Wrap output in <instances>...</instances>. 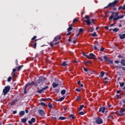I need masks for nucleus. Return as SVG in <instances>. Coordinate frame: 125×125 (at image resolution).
I'll return each instance as SVG.
<instances>
[{
	"label": "nucleus",
	"mask_w": 125,
	"mask_h": 125,
	"mask_svg": "<svg viewBox=\"0 0 125 125\" xmlns=\"http://www.w3.org/2000/svg\"><path fill=\"white\" fill-rule=\"evenodd\" d=\"M77 21H78V19H74L72 21L73 24H74L75 22H77Z\"/></svg>",
	"instance_id": "43"
},
{
	"label": "nucleus",
	"mask_w": 125,
	"mask_h": 125,
	"mask_svg": "<svg viewBox=\"0 0 125 125\" xmlns=\"http://www.w3.org/2000/svg\"><path fill=\"white\" fill-rule=\"evenodd\" d=\"M31 85H34V84H35V82L32 81L31 82V83H30Z\"/></svg>",
	"instance_id": "56"
},
{
	"label": "nucleus",
	"mask_w": 125,
	"mask_h": 125,
	"mask_svg": "<svg viewBox=\"0 0 125 125\" xmlns=\"http://www.w3.org/2000/svg\"><path fill=\"white\" fill-rule=\"evenodd\" d=\"M59 120H61L62 121H64V120H66V117L63 116H60L59 118Z\"/></svg>",
	"instance_id": "26"
},
{
	"label": "nucleus",
	"mask_w": 125,
	"mask_h": 125,
	"mask_svg": "<svg viewBox=\"0 0 125 125\" xmlns=\"http://www.w3.org/2000/svg\"><path fill=\"white\" fill-rule=\"evenodd\" d=\"M118 2H119V0H115L113 2L109 3L107 6L104 8V9H106L108 7H115Z\"/></svg>",
	"instance_id": "2"
},
{
	"label": "nucleus",
	"mask_w": 125,
	"mask_h": 125,
	"mask_svg": "<svg viewBox=\"0 0 125 125\" xmlns=\"http://www.w3.org/2000/svg\"><path fill=\"white\" fill-rule=\"evenodd\" d=\"M114 62L115 64H119V63H120V61L116 60V61H115Z\"/></svg>",
	"instance_id": "49"
},
{
	"label": "nucleus",
	"mask_w": 125,
	"mask_h": 125,
	"mask_svg": "<svg viewBox=\"0 0 125 125\" xmlns=\"http://www.w3.org/2000/svg\"><path fill=\"white\" fill-rule=\"evenodd\" d=\"M83 28L79 29V32L80 33H83Z\"/></svg>",
	"instance_id": "44"
},
{
	"label": "nucleus",
	"mask_w": 125,
	"mask_h": 125,
	"mask_svg": "<svg viewBox=\"0 0 125 125\" xmlns=\"http://www.w3.org/2000/svg\"><path fill=\"white\" fill-rule=\"evenodd\" d=\"M30 85H31V83H27L24 86V87H25L26 88H27V87H28V86H30Z\"/></svg>",
	"instance_id": "34"
},
{
	"label": "nucleus",
	"mask_w": 125,
	"mask_h": 125,
	"mask_svg": "<svg viewBox=\"0 0 125 125\" xmlns=\"http://www.w3.org/2000/svg\"><path fill=\"white\" fill-rule=\"evenodd\" d=\"M36 122V118H32L31 119V121H28V124H30V125H33V123Z\"/></svg>",
	"instance_id": "9"
},
{
	"label": "nucleus",
	"mask_w": 125,
	"mask_h": 125,
	"mask_svg": "<svg viewBox=\"0 0 125 125\" xmlns=\"http://www.w3.org/2000/svg\"><path fill=\"white\" fill-rule=\"evenodd\" d=\"M38 112L39 114L41 115V116H44V111L42 110V109H39L38 110Z\"/></svg>",
	"instance_id": "12"
},
{
	"label": "nucleus",
	"mask_w": 125,
	"mask_h": 125,
	"mask_svg": "<svg viewBox=\"0 0 125 125\" xmlns=\"http://www.w3.org/2000/svg\"><path fill=\"white\" fill-rule=\"evenodd\" d=\"M105 109H106V108L105 107L101 106L99 108V112H102V113H103L105 112Z\"/></svg>",
	"instance_id": "10"
},
{
	"label": "nucleus",
	"mask_w": 125,
	"mask_h": 125,
	"mask_svg": "<svg viewBox=\"0 0 125 125\" xmlns=\"http://www.w3.org/2000/svg\"><path fill=\"white\" fill-rule=\"evenodd\" d=\"M116 98H117V99H120V97H121V96L119 95H116Z\"/></svg>",
	"instance_id": "51"
},
{
	"label": "nucleus",
	"mask_w": 125,
	"mask_h": 125,
	"mask_svg": "<svg viewBox=\"0 0 125 125\" xmlns=\"http://www.w3.org/2000/svg\"><path fill=\"white\" fill-rule=\"evenodd\" d=\"M124 112H125V107H122L120 109V110L118 113L119 116H120V117H123V116H124V115H125V113H124Z\"/></svg>",
	"instance_id": "6"
},
{
	"label": "nucleus",
	"mask_w": 125,
	"mask_h": 125,
	"mask_svg": "<svg viewBox=\"0 0 125 125\" xmlns=\"http://www.w3.org/2000/svg\"><path fill=\"white\" fill-rule=\"evenodd\" d=\"M16 65L18 66V60L17 59L16 60Z\"/></svg>",
	"instance_id": "57"
},
{
	"label": "nucleus",
	"mask_w": 125,
	"mask_h": 125,
	"mask_svg": "<svg viewBox=\"0 0 125 125\" xmlns=\"http://www.w3.org/2000/svg\"><path fill=\"white\" fill-rule=\"evenodd\" d=\"M107 118H109V119H112V120H113V116L112 115H108Z\"/></svg>",
	"instance_id": "46"
},
{
	"label": "nucleus",
	"mask_w": 125,
	"mask_h": 125,
	"mask_svg": "<svg viewBox=\"0 0 125 125\" xmlns=\"http://www.w3.org/2000/svg\"><path fill=\"white\" fill-rule=\"evenodd\" d=\"M84 64H85V65H87V64H91V61H88L87 62H84Z\"/></svg>",
	"instance_id": "30"
},
{
	"label": "nucleus",
	"mask_w": 125,
	"mask_h": 125,
	"mask_svg": "<svg viewBox=\"0 0 125 125\" xmlns=\"http://www.w3.org/2000/svg\"><path fill=\"white\" fill-rule=\"evenodd\" d=\"M37 41H38V40H35L34 42H32V43H33V44H32V47L35 49V48H37V42H36Z\"/></svg>",
	"instance_id": "11"
},
{
	"label": "nucleus",
	"mask_w": 125,
	"mask_h": 125,
	"mask_svg": "<svg viewBox=\"0 0 125 125\" xmlns=\"http://www.w3.org/2000/svg\"><path fill=\"white\" fill-rule=\"evenodd\" d=\"M110 13H111V15L108 19V20L109 21L113 19V21H117V20H119L120 19H122V18H124V16H119V12H111Z\"/></svg>",
	"instance_id": "1"
},
{
	"label": "nucleus",
	"mask_w": 125,
	"mask_h": 125,
	"mask_svg": "<svg viewBox=\"0 0 125 125\" xmlns=\"http://www.w3.org/2000/svg\"><path fill=\"white\" fill-rule=\"evenodd\" d=\"M103 57H104V60H105L107 62L108 60H109V58H108L107 56H104Z\"/></svg>",
	"instance_id": "31"
},
{
	"label": "nucleus",
	"mask_w": 125,
	"mask_h": 125,
	"mask_svg": "<svg viewBox=\"0 0 125 125\" xmlns=\"http://www.w3.org/2000/svg\"><path fill=\"white\" fill-rule=\"evenodd\" d=\"M104 71H102L99 75L100 78H103L104 77Z\"/></svg>",
	"instance_id": "22"
},
{
	"label": "nucleus",
	"mask_w": 125,
	"mask_h": 125,
	"mask_svg": "<svg viewBox=\"0 0 125 125\" xmlns=\"http://www.w3.org/2000/svg\"><path fill=\"white\" fill-rule=\"evenodd\" d=\"M79 114L80 115H84V112L81 111L80 112H79Z\"/></svg>",
	"instance_id": "54"
},
{
	"label": "nucleus",
	"mask_w": 125,
	"mask_h": 125,
	"mask_svg": "<svg viewBox=\"0 0 125 125\" xmlns=\"http://www.w3.org/2000/svg\"><path fill=\"white\" fill-rule=\"evenodd\" d=\"M37 93H42V92H44L43 90L42 89L38 90L37 91Z\"/></svg>",
	"instance_id": "29"
},
{
	"label": "nucleus",
	"mask_w": 125,
	"mask_h": 125,
	"mask_svg": "<svg viewBox=\"0 0 125 125\" xmlns=\"http://www.w3.org/2000/svg\"><path fill=\"white\" fill-rule=\"evenodd\" d=\"M76 100H77L78 101H81V97L77 96L76 97Z\"/></svg>",
	"instance_id": "38"
},
{
	"label": "nucleus",
	"mask_w": 125,
	"mask_h": 125,
	"mask_svg": "<svg viewBox=\"0 0 125 125\" xmlns=\"http://www.w3.org/2000/svg\"><path fill=\"white\" fill-rule=\"evenodd\" d=\"M107 62H108V63H109L110 64H113L114 63L113 62V60H111L109 59L107 61Z\"/></svg>",
	"instance_id": "36"
},
{
	"label": "nucleus",
	"mask_w": 125,
	"mask_h": 125,
	"mask_svg": "<svg viewBox=\"0 0 125 125\" xmlns=\"http://www.w3.org/2000/svg\"><path fill=\"white\" fill-rule=\"evenodd\" d=\"M45 79L43 78L42 76H40L39 77V79L36 82V85L40 84V83H42V82L44 81Z\"/></svg>",
	"instance_id": "5"
},
{
	"label": "nucleus",
	"mask_w": 125,
	"mask_h": 125,
	"mask_svg": "<svg viewBox=\"0 0 125 125\" xmlns=\"http://www.w3.org/2000/svg\"><path fill=\"white\" fill-rule=\"evenodd\" d=\"M36 39H37V36H34L32 38V41H34V40H36Z\"/></svg>",
	"instance_id": "47"
},
{
	"label": "nucleus",
	"mask_w": 125,
	"mask_h": 125,
	"mask_svg": "<svg viewBox=\"0 0 125 125\" xmlns=\"http://www.w3.org/2000/svg\"><path fill=\"white\" fill-rule=\"evenodd\" d=\"M120 86L121 87H123V86H124V85H125V83H120Z\"/></svg>",
	"instance_id": "39"
},
{
	"label": "nucleus",
	"mask_w": 125,
	"mask_h": 125,
	"mask_svg": "<svg viewBox=\"0 0 125 125\" xmlns=\"http://www.w3.org/2000/svg\"><path fill=\"white\" fill-rule=\"evenodd\" d=\"M68 118H71L72 119H74L76 118V117L74 116V114H71L69 116Z\"/></svg>",
	"instance_id": "27"
},
{
	"label": "nucleus",
	"mask_w": 125,
	"mask_h": 125,
	"mask_svg": "<svg viewBox=\"0 0 125 125\" xmlns=\"http://www.w3.org/2000/svg\"><path fill=\"white\" fill-rule=\"evenodd\" d=\"M118 58H124V57L122 55H119L118 56Z\"/></svg>",
	"instance_id": "50"
},
{
	"label": "nucleus",
	"mask_w": 125,
	"mask_h": 125,
	"mask_svg": "<svg viewBox=\"0 0 125 125\" xmlns=\"http://www.w3.org/2000/svg\"><path fill=\"white\" fill-rule=\"evenodd\" d=\"M25 115V111H21L19 113L20 116H24Z\"/></svg>",
	"instance_id": "21"
},
{
	"label": "nucleus",
	"mask_w": 125,
	"mask_h": 125,
	"mask_svg": "<svg viewBox=\"0 0 125 125\" xmlns=\"http://www.w3.org/2000/svg\"><path fill=\"white\" fill-rule=\"evenodd\" d=\"M7 81H8V82H11V77H8Z\"/></svg>",
	"instance_id": "52"
},
{
	"label": "nucleus",
	"mask_w": 125,
	"mask_h": 125,
	"mask_svg": "<svg viewBox=\"0 0 125 125\" xmlns=\"http://www.w3.org/2000/svg\"><path fill=\"white\" fill-rule=\"evenodd\" d=\"M24 94H27V88L24 87Z\"/></svg>",
	"instance_id": "40"
},
{
	"label": "nucleus",
	"mask_w": 125,
	"mask_h": 125,
	"mask_svg": "<svg viewBox=\"0 0 125 125\" xmlns=\"http://www.w3.org/2000/svg\"><path fill=\"white\" fill-rule=\"evenodd\" d=\"M55 92H56V93H59V89H56Z\"/></svg>",
	"instance_id": "60"
},
{
	"label": "nucleus",
	"mask_w": 125,
	"mask_h": 125,
	"mask_svg": "<svg viewBox=\"0 0 125 125\" xmlns=\"http://www.w3.org/2000/svg\"><path fill=\"white\" fill-rule=\"evenodd\" d=\"M28 120V119L25 118H22L21 121V123H23V124H26V122H27V120Z\"/></svg>",
	"instance_id": "17"
},
{
	"label": "nucleus",
	"mask_w": 125,
	"mask_h": 125,
	"mask_svg": "<svg viewBox=\"0 0 125 125\" xmlns=\"http://www.w3.org/2000/svg\"><path fill=\"white\" fill-rule=\"evenodd\" d=\"M40 105H41V106H46V104L43 102L41 103Z\"/></svg>",
	"instance_id": "41"
},
{
	"label": "nucleus",
	"mask_w": 125,
	"mask_h": 125,
	"mask_svg": "<svg viewBox=\"0 0 125 125\" xmlns=\"http://www.w3.org/2000/svg\"><path fill=\"white\" fill-rule=\"evenodd\" d=\"M83 70L84 71V72H87L88 69L87 68H85V67H83Z\"/></svg>",
	"instance_id": "53"
},
{
	"label": "nucleus",
	"mask_w": 125,
	"mask_h": 125,
	"mask_svg": "<svg viewBox=\"0 0 125 125\" xmlns=\"http://www.w3.org/2000/svg\"><path fill=\"white\" fill-rule=\"evenodd\" d=\"M120 62H121V64H122V66H125V59L121 60Z\"/></svg>",
	"instance_id": "18"
},
{
	"label": "nucleus",
	"mask_w": 125,
	"mask_h": 125,
	"mask_svg": "<svg viewBox=\"0 0 125 125\" xmlns=\"http://www.w3.org/2000/svg\"><path fill=\"white\" fill-rule=\"evenodd\" d=\"M61 93L62 95H64L65 93H66V90L65 89L62 90Z\"/></svg>",
	"instance_id": "23"
},
{
	"label": "nucleus",
	"mask_w": 125,
	"mask_h": 125,
	"mask_svg": "<svg viewBox=\"0 0 125 125\" xmlns=\"http://www.w3.org/2000/svg\"><path fill=\"white\" fill-rule=\"evenodd\" d=\"M71 33L72 32L69 31L67 34H66V36H70V35H71Z\"/></svg>",
	"instance_id": "59"
},
{
	"label": "nucleus",
	"mask_w": 125,
	"mask_h": 125,
	"mask_svg": "<svg viewBox=\"0 0 125 125\" xmlns=\"http://www.w3.org/2000/svg\"><path fill=\"white\" fill-rule=\"evenodd\" d=\"M48 106L50 109H52L53 108V106H52V104H51L50 103H49L48 104Z\"/></svg>",
	"instance_id": "25"
},
{
	"label": "nucleus",
	"mask_w": 125,
	"mask_h": 125,
	"mask_svg": "<svg viewBox=\"0 0 125 125\" xmlns=\"http://www.w3.org/2000/svg\"><path fill=\"white\" fill-rule=\"evenodd\" d=\"M83 107H84V105L82 104V105L80 106V107H79V111H82V110H83Z\"/></svg>",
	"instance_id": "32"
},
{
	"label": "nucleus",
	"mask_w": 125,
	"mask_h": 125,
	"mask_svg": "<svg viewBox=\"0 0 125 125\" xmlns=\"http://www.w3.org/2000/svg\"><path fill=\"white\" fill-rule=\"evenodd\" d=\"M89 17L88 16V15H86L85 16V19H89Z\"/></svg>",
	"instance_id": "55"
},
{
	"label": "nucleus",
	"mask_w": 125,
	"mask_h": 125,
	"mask_svg": "<svg viewBox=\"0 0 125 125\" xmlns=\"http://www.w3.org/2000/svg\"><path fill=\"white\" fill-rule=\"evenodd\" d=\"M57 83H53L52 84L53 85V88H55V87H57V86H58V85H59V82H60V81L58 80V79H57Z\"/></svg>",
	"instance_id": "8"
},
{
	"label": "nucleus",
	"mask_w": 125,
	"mask_h": 125,
	"mask_svg": "<svg viewBox=\"0 0 125 125\" xmlns=\"http://www.w3.org/2000/svg\"><path fill=\"white\" fill-rule=\"evenodd\" d=\"M22 67H23V65H20V66H18L17 68V71H20V70H21V68Z\"/></svg>",
	"instance_id": "24"
},
{
	"label": "nucleus",
	"mask_w": 125,
	"mask_h": 125,
	"mask_svg": "<svg viewBox=\"0 0 125 125\" xmlns=\"http://www.w3.org/2000/svg\"><path fill=\"white\" fill-rule=\"evenodd\" d=\"M16 70H17L16 68H14L13 69V72L12 74V75H13V77H14V76H15L16 74Z\"/></svg>",
	"instance_id": "19"
},
{
	"label": "nucleus",
	"mask_w": 125,
	"mask_h": 125,
	"mask_svg": "<svg viewBox=\"0 0 125 125\" xmlns=\"http://www.w3.org/2000/svg\"><path fill=\"white\" fill-rule=\"evenodd\" d=\"M94 48L95 50H97V49H98V48L96 46H94Z\"/></svg>",
	"instance_id": "61"
},
{
	"label": "nucleus",
	"mask_w": 125,
	"mask_h": 125,
	"mask_svg": "<svg viewBox=\"0 0 125 125\" xmlns=\"http://www.w3.org/2000/svg\"><path fill=\"white\" fill-rule=\"evenodd\" d=\"M121 9L124 10V7L122 6H120L118 8V10H121Z\"/></svg>",
	"instance_id": "42"
},
{
	"label": "nucleus",
	"mask_w": 125,
	"mask_h": 125,
	"mask_svg": "<svg viewBox=\"0 0 125 125\" xmlns=\"http://www.w3.org/2000/svg\"><path fill=\"white\" fill-rule=\"evenodd\" d=\"M76 91H77L78 92H81V89H80L79 88H76L75 89Z\"/></svg>",
	"instance_id": "48"
},
{
	"label": "nucleus",
	"mask_w": 125,
	"mask_h": 125,
	"mask_svg": "<svg viewBox=\"0 0 125 125\" xmlns=\"http://www.w3.org/2000/svg\"><path fill=\"white\" fill-rule=\"evenodd\" d=\"M47 88H49V87L48 86H45L43 88H42V90H45L46 89H47Z\"/></svg>",
	"instance_id": "37"
},
{
	"label": "nucleus",
	"mask_w": 125,
	"mask_h": 125,
	"mask_svg": "<svg viewBox=\"0 0 125 125\" xmlns=\"http://www.w3.org/2000/svg\"><path fill=\"white\" fill-rule=\"evenodd\" d=\"M104 49H105V48H104V47L101 48L100 49V51H104Z\"/></svg>",
	"instance_id": "62"
},
{
	"label": "nucleus",
	"mask_w": 125,
	"mask_h": 125,
	"mask_svg": "<svg viewBox=\"0 0 125 125\" xmlns=\"http://www.w3.org/2000/svg\"><path fill=\"white\" fill-rule=\"evenodd\" d=\"M61 39V37L59 36H57L54 38V40L55 42H57V41H59V40Z\"/></svg>",
	"instance_id": "15"
},
{
	"label": "nucleus",
	"mask_w": 125,
	"mask_h": 125,
	"mask_svg": "<svg viewBox=\"0 0 125 125\" xmlns=\"http://www.w3.org/2000/svg\"><path fill=\"white\" fill-rule=\"evenodd\" d=\"M53 43H53L52 42H50V46H53V45H54V44Z\"/></svg>",
	"instance_id": "45"
},
{
	"label": "nucleus",
	"mask_w": 125,
	"mask_h": 125,
	"mask_svg": "<svg viewBox=\"0 0 125 125\" xmlns=\"http://www.w3.org/2000/svg\"><path fill=\"white\" fill-rule=\"evenodd\" d=\"M64 99H65V97H62L58 100H56V101H58L59 102H62V101L64 100Z\"/></svg>",
	"instance_id": "16"
},
{
	"label": "nucleus",
	"mask_w": 125,
	"mask_h": 125,
	"mask_svg": "<svg viewBox=\"0 0 125 125\" xmlns=\"http://www.w3.org/2000/svg\"><path fill=\"white\" fill-rule=\"evenodd\" d=\"M73 24H70L69 27L67 28V32H70L73 30Z\"/></svg>",
	"instance_id": "14"
},
{
	"label": "nucleus",
	"mask_w": 125,
	"mask_h": 125,
	"mask_svg": "<svg viewBox=\"0 0 125 125\" xmlns=\"http://www.w3.org/2000/svg\"><path fill=\"white\" fill-rule=\"evenodd\" d=\"M84 22H85V23H86L87 25H90V24L91 23V22H90V20H87L84 21Z\"/></svg>",
	"instance_id": "20"
},
{
	"label": "nucleus",
	"mask_w": 125,
	"mask_h": 125,
	"mask_svg": "<svg viewBox=\"0 0 125 125\" xmlns=\"http://www.w3.org/2000/svg\"><path fill=\"white\" fill-rule=\"evenodd\" d=\"M86 57L88 59H94V60H96V58H95V57H96V56H95V55H94V54H93L92 53H90L89 54V55H86Z\"/></svg>",
	"instance_id": "4"
},
{
	"label": "nucleus",
	"mask_w": 125,
	"mask_h": 125,
	"mask_svg": "<svg viewBox=\"0 0 125 125\" xmlns=\"http://www.w3.org/2000/svg\"><path fill=\"white\" fill-rule=\"evenodd\" d=\"M96 120V123H97L98 125H102L103 124V120H102V119L97 117L95 118Z\"/></svg>",
	"instance_id": "7"
},
{
	"label": "nucleus",
	"mask_w": 125,
	"mask_h": 125,
	"mask_svg": "<svg viewBox=\"0 0 125 125\" xmlns=\"http://www.w3.org/2000/svg\"><path fill=\"white\" fill-rule=\"evenodd\" d=\"M9 90H10V86L8 85L6 86H5L4 88L3 89V94L5 96V95H6L8 92H9Z\"/></svg>",
	"instance_id": "3"
},
{
	"label": "nucleus",
	"mask_w": 125,
	"mask_h": 125,
	"mask_svg": "<svg viewBox=\"0 0 125 125\" xmlns=\"http://www.w3.org/2000/svg\"><path fill=\"white\" fill-rule=\"evenodd\" d=\"M62 66H63V67H66V66H68V64H67L66 63V62L65 61L62 62Z\"/></svg>",
	"instance_id": "33"
},
{
	"label": "nucleus",
	"mask_w": 125,
	"mask_h": 125,
	"mask_svg": "<svg viewBox=\"0 0 125 125\" xmlns=\"http://www.w3.org/2000/svg\"><path fill=\"white\" fill-rule=\"evenodd\" d=\"M98 59H99V60H100V61H101V62L103 61V59H102V58H101L100 57H99V58H98Z\"/></svg>",
	"instance_id": "63"
},
{
	"label": "nucleus",
	"mask_w": 125,
	"mask_h": 125,
	"mask_svg": "<svg viewBox=\"0 0 125 125\" xmlns=\"http://www.w3.org/2000/svg\"><path fill=\"white\" fill-rule=\"evenodd\" d=\"M116 68H119V69H122L123 67L120 66H119V65H117V66H116Z\"/></svg>",
	"instance_id": "58"
},
{
	"label": "nucleus",
	"mask_w": 125,
	"mask_h": 125,
	"mask_svg": "<svg viewBox=\"0 0 125 125\" xmlns=\"http://www.w3.org/2000/svg\"><path fill=\"white\" fill-rule=\"evenodd\" d=\"M119 36L120 40H124V39H125V33L123 34H119Z\"/></svg>",
	"instance_id": "13"
},
{
	"label": "nucleus",
	"mask_w": 125,
	"mask_h": 125,
	"mask_svg": "<svg viewBox=\"0 0 125 125\" xmlns=\"http://www.w3.org/2000/svg\"><path fill=\"white\" fill-rule=\"evenodd\" d=\"M122 102H123V103H125V99H122Z\"/></svg>",
	"instance_id": "64"
},
{
	"label": "nucleus",
	"mask_w": 125,
	"mask_h": 125,
	"mask_svg": "<svg viewBox=\"0 0 125 125\" xmlns=\"http://www.w3.org/2000/svg\"><path fill=\"white\" fill-rule=\"evenodd\" d=\"M119 30H120V29H119L118 28H115L114 29H112V31H113V32H114V33H117V32H118V31H119Z\"/></svg>",
	"instance_id": "28"
},
{
	"label": "nucleus",
	"mask_w": 125,
	"mask_h": 125,
	"mask_svg": "<svg viewBox=\"0 0 125 125\" xmlns=\"http://www.w3.org/2000/svg\"><path fill=\"white\" fill-rule=\"evenodd\" d=\"M91 36L92 37H97V34H96V32H94L93 34H91Z\"/></svg>",
	"instance_id": "35"
}]
</instances>
